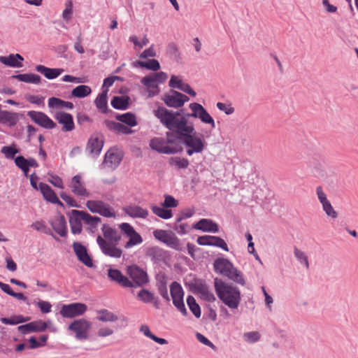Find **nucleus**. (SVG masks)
Masks as SVG:
<instances>
[{
    "label": "nucleus",
    "instance_id": "nucleus-26",
    "mask_svg": "<svg viewBox=\"0 0 358 358\" xmlns=\"http://www.w3.org/2000/svg\"><path fill=\"white\" fill-rule=\"evenodd\" d=\"M124 212L133 218L145 219L148 215V211L146 209L136 205H130L124 208Z\"/></svg>",
    "mask_w": 358,
    "mask_h": 358
},
{
    "label": "nucleus",
    "instance_id": "nucleus-8",
    "mask_svg": "<svg viewBox=\"0 0 358 358\" xmlns=\"http://www.w3.org/2000/svg\"><path fill=\"white\" fill-rule=\"evenodd\" d=\"M96 243L101 252L108 257L113 258H120L122 255V250L117 248L116 243H110L103 239L101 236H98Z\"/></svg>",
    "mask_w": 358,
    "mask_h": 358
},
{
    "label": "nucleus",
    "instance_id": "nucleus-53",
    "mask_svg": "<svg viewBox=\"0 0 358 358\" xmlns=\"http://www.w3.org/2000/svg\"><path fill=\"white\" fill-rule=\"evenodd\" d=\"M158 292L159 294L166 301H170V297L168 292V289L166 287V283L165 281H160L157 285Z\"/></svg>",
    "mask_w": 358,
    "mask_h": 358
},
{
    "label": "nucleus",
    "instance_id": "nucleus-13",
    "mask_svg": "<svg viewBox=\"0 0 358 358\" xmlns=\"http://www.w3.org/2000/svg\"><path fill=\"white\" fill-rule=\"evenodd\" d=\"M103 136L101 133H94L90 137L86 150L89 153L94 157H98L103 147Z\"/></svg>",
    "mask_w": 358,
    "mask_h": 358
},
{
    "label": "nucleus",
    "instance_id": "nucleus-30",
    "mask_svg": "<svg viewBox=\"0 0 358 358\" xmlns=\"http://www.w3.org/2000/svg\"><path fill=\"white\" fill-rule=\"evenodd\" d=\"M103 236L108 239V242L118 243L121 240V235L118 231L108 224H103L101 228Z\"/></svg>",
    "mask_w": 358,
    "mask_h": 358
},
{
    "label": "nucleus",
    "instance_id": "nucleus-25",
    "mask_svg": "<svg viewBox=\"0 0 358 358\" xmlns=\"http://www.w3.org/2000/svg\"><path fill=\"white\" fill-rule=\"evenodd\" d=\"M24 61V57L17 53L10 54L8 57L1 56L0 57V62L3 64L13 67V68H21L22 67V62Z\"/></svg>",
    "mask_w": 358,
    "mask_h": 358
},
{
    "label": "nucleus",
    "instance_id": "nucleus-29",
    "mask_svg": "<svg viewBox=\"0 0 358 358\" xmlns=\"http://www.w3.org/2000/svg\"><path fill=\"white\" fill-rule=\"evenodd\" d=\"M141 83L149 89V96L152 97L159 94V90L158 85L153 78L152 73L143 77Z\"/></svg>",
    "mask_w": 358,
    "mask_h": 358
},
{
    "label": "nucleus",
    "instance_id": "nucleus-17",
    "mask_svg": "<svg viewBox=\"0 0 358 358\" xmlns=\"http://www.w3.org/2000/svg\"><path fill=\"white\" fill-rule=\"evenodd\" d=\"M69 187L72 193L76 196L80 197H89L90 196V193L87 190L85 182L80 174H77L71 178Z\"/></svg>",
    "mask_w": 358,
    "mask_h": 358
},
{
    "label": "nucleus",
    "instance_id": "nucleus-64",
    "mask_svg": "<svg viewBox=\"0 0 358 358\" xmlns=\"http://www.w3.org/2000/svg\"><path fill=\"white\" fill-rule=\"evenodd\" d=\"M50 178L49 179V182L54 185L60 189L64 188L63 181L60 177L57 175L50 174Z\"/></svg>",
    "mask_w": 358,
    "mask_h": 358
},
{
    "label": "nucleus",
    "instance_id": "nucleus-11",
    "mask_svg": "<svg viewBox=\"0 0 358 358\" xmlns=\"http://www.w3.org/2000/svg\"><path fill=\"white\" fill-rule=\"evenodd\" d=\"M91 327L90 322L85 319L76 320L70 324L69 329L76 333L78 340H85L88 337V331Z\"/></svg>",
    "mask_w": 358,
    "mask_h": 358
},
{
    "label": "nucleus",
    "instance_id": "nucleus-55",
    "mask_svg": "<svg viewBox=\"0 0 358 358\" xmlns=\"http://www.w3.org/2000/svg\"><path fill=\"white\" fill-rule=\"evenodd\" d=\"M178 205V201L171 195H165L164 201L162 203L164 208H175Z\"/></svg>",
    "mask_w": 358,
    "mask_h": 358
},
{
    "label": "nucleus",
    "instance_id": "nucleus-19",
    "mask_svg": "<svg viewBox=\"0 0 358 358\" xmlns=\"http://www.w3.org/2000/svg\"><path fill=\"white\" fill-rule=\"evenodd\" d=\"M107 275L110 281L118 284L122 287L128 288L132 286L131 280L124 275L119 269L110 268L107 271Z\"/></svg>",
    "mask_w": 358,
    "mask_h": 358
},
{
    "label": "nucleus",
    "instance_id": "nucleus-52",
    "mask_svg": "<svg viewBox=\"0 0 358 358\" xmlns=\"http://www.w3.org/2000/svg\"><path fill=\"white\" fill-rule=\"evenodd\" d=\"M244 340L249 343H255L260 339V334L258 331H250L243 334Z\"/></svg>",
    "mask_w": 358,
    "mask_h": 358
},
{
    "label": "nucleus",
    "instance_id": "nucleus-56",
    "mask_svg": "<svg viewBox=\"0 0 358 358\" xmlns=\"http://www.w3.org/2000/svg\"><path fill=\"white\" fill-rule=\"evenodd\" d=\"M166 51L169 55H170L171 57L177 59L180 57V52L178 48L177 45L173 43H169L166 48Z\"/></svg>",
    "mask_w": 358,
    "mask_h": 358
},
{
    "label": "nucleus",
    "instance_id": "nucleus-54",
    "mask_svg": "<svg viewBox=\"0 0 358 358\" xmlns=\"http://www.w3.org/2000/svg\"><path fill=\"white\" fill-rule=\"evenodd\" d=\"M119 228L127 237L131 236L133 234L136 232L134 227L130 224L127 222H123L119 224Z\"/></svg>",
    "mask_w": 358,
    "mask_h": 358
},
{
    "label": "nucleus",
    "instance_id": "nucleus-42",
    "mask_svg": "<svg viewBox=\"0 0 358 358\" xmlns=\"http://www.w3.org/2000/svg\"><path fill=\"white\" fill-rule=\"evenodd\" d=\"M187 303L193 315L196 318H199L201 315V308L193 296L189 295L187 297Z\"/></svg>",
    "mask_w": 358,
    "mask_h": 358
},
{
    "label": "nucleus",
    "instance_id": "nucleus-15",
    "mask_svg": "<svg viewBox=\"0 0 358 358\" xmlns=\"http://www.w3.org/2000/svg\"><path fill=\"white\" fill-rule=\"evenodd\" d=\"M196 243L199 245L214 246L229 252V247L224 239L219 236L204 235L197 238Z\"/></svg>",
    "mask_w": 358,
    "mask_h": 358
},
{
    "label": "nucleus",
    "instance_id": "nucleus-45",
    "mask_svg": "<svg viewBox=\"0 0 358 358\" xmlns=\"http://www.w3.org/2000/svg\"><path fill=\"white\" fill-rule=\"evenodd\" d=\"M294 255L298 262L303 265L307 269L309 268V262L307 255L296 247L294 248Z\"/></svg>",
    "mask_w": 358,
    "mask_h": 358
},
{
    "label": "nucleus",
    "instance_id": "nucleus-10",
    "mask_svg": "<svg viewBox=\"0 0 358 358\" xmlns=\"http://www.w3.org/2000/svg\"><path fill=\"white\" fill-rule=\"evenodd\" d=\"M191 290L195 294H199L201 298L208 302H213L215 297L211 292L206 283L201 279H195L194 282L190 284Z\"/></svg>",
    "mask_w": 358,
    "mask_h": 358
},
{
    "label": "nucleus",
    "instance_id": "nucleus-61",
    "mask_svg": "<svg viewBox=\"0 0 358 358\" xmlns=\"http://www.w3.org/2000/svg\"><path fill=\"white\" fill-rule=\"evenodd\" d=\"M167 145L173 144L176 142V141H179L178 135L175 130H169L166 133Z\"/></svg>",
    "mask_w": 358,
    "mask_h": 358
},
{
    "label": "nucleus",
    "instance_id": "nucleus-23",
    "mask_svg": "<svg viewBox=\"0 0 358 358\" xmlns=\"http://www.w3.org/2000/svg\"><path fill=\"white\" fill-rule=\"evenodd\" d=\"M49 224L60 236L66 237L67 236V224L64 215H60L55 219L49 220Z\"/></svg>",
    "mask_w": 358,
    "mask_h": 358
},
{
    "label": "nucleus",
    "instance_id": "nucleus-16",
    "mask_svg": "<svg viewBox=\"0 0 358 358\" xmlns=\"http://www.w3.org/2000/svg\"><path fill=\"white\" fill-rule=\"evenodd\" d=\"M123 159V153L117 149L110 148L105 154L103 164L111 169H115Z\"/></svg>",
    "mask_w": 358,
    "mask_h": 358
},
{
    "label": "nucleus",
    "instance_id": "nucleus-1",
    "mask_svg": "<svg viewBox=\"0 0 358 358\" xmlns=\"http://www.w3.org/2000/svg\"><path fill=\"white\" fill-rule=\"evenodd\" d=\"M154 115L166 129L177 132L179 141L185 147L188 156L204 150L206 146L204 138L196 133L192 123L188 124L185 117H179L180 112L159 106L154 110Z\"/></svg>",
    "mask_w": 358,
    "mask_h": 358
},
{
    "label": "nucleus",
    "instance_id": "nucleus-18",
    "mask_svg": "<svg viewBox=\"0 0 358 358\" xmlns=\"http://www.w3.org/2000/svg\"><path fill=\"white\" fill-rule=\"evenodd\" d=\"M72 246L78 259L80 262L89 268L94 267L92 259L89 255L85 246L79 242H74Z\"/></svg>",
    "mask_w": 358,
    "mask_h": 358
},
{
    "label": "nucleus",
    "instance_id": "nucleus-22",
    "mask_svg": "<svg viewBox=\"0 0 358 358\" xmlns=\"http://www.w3.org/2000/svg\"><path fill=\"white\" fill-rule=\"evenodd\" d=\"M192 228L203 232L218 233L220 230L219 225L213 220L202 218L196 223L194 224Z\"/></svg>",
    "mask_w": 358,
    "mask_h": 358
},
{
    "label": "nucleus",
    "instance_id": "nucleus-32",
    "mask_svg": "<svg viewBox=\"0 0 358 358\" xmlns=\"http://www.w3.org/2000/svg\"><path fill=\"white\" fill-rule=\"evenodd\" d=\"M130 98L128 96H115L111 99V106L117 110H126L129 106Z\"/></svg>",
    "mask_w": 358,
    "mask_h": 358
},
{
    "label": "nucleus",
    "instance_id": "nucleus-43",
    "mask_svg": "<svg viewBox=\"0 0 358 358\" xmlns=\"http://www.w3.org/2000/svg\"><path fill=\"white\" fill-rule=\"evenodd\" d=\"M169 164L176 166L178 169H185L189 166V162L186 158L173 157L169 159Z\"/></svg>",
    "mask_w": 358,
    "mask_h": 358
},
{
    "label": "nucleus",
    "instance_id": "nucleus-6",
    "mask_svg": "<svg viewBox=\"0 0 358 358\" xmlns=\"http://www.w3.org/2000/svg\"><path fill=\"white\" fill-rule=\"evenodd\" d=\"M86 206L92 213H98L105 217H115L113 208L101 200H88L86 202Z\"/></svg>",
    "mask_w": 358,
    "mask_h": 358
},
{
    "label": "nucleus",
    "instance_id": "nucleus-62",
    "mask_svg": "<svg viewBox=\"0 0 358 358\" xmlns=\"http://www.w3.org/2000/svg\"><path fill=\"white\" fill-rule=\"evenodd\" d=\"M316 193H317V198H318V199H319V201L321 203L322 206L328 203L329 202H330L328 200V199L327 197V194L323 191L322 187L319 186V187H317L316 188Z\"/></svg>",
    "mask_w": 358,
    "mask_h": 358
},
{
    "label": "nucleus",
    "instance_id": "nucleus-57",
    "mask_svg": "<svg viewBox=\"0 0 358 358\" xmlns=\"http://www.w3.org/2000/svg\"><path fill=\"white\" fill-rule=\"evenodd\" d=\"M196 338L202 344H203L206 346H208L209 348H210L211 349H213L215 351L217 350L216 346L208 338H207L206 336H204L203 334H201L200 333H196Z\"/></svg>",
    "mask_w": 358,
    "mask_h": 358
},
{
    "label": "nucleus",
    "instance_id": "nucleus-24",
    "mask_svg": "<svg viewBox=\"0 0 358 358\" xmlns=\"http://www.w3.org/2000/svg\"><path fill=\"white\" fill-rule=\"evenodd\" d=\"M106 127L117 134H129L132 132L131 129L129 126H126L122 123L116 122L109 120H105L103 122Z\"/></svg>",
    "mask_w": 358,
    "mask_h": 358
},
{
    "label": "nucleus",
    "instance_id": "nucleus-38",
    "mask_svg": "<svg viewBox=\"0 0 358 358\" xmlns=\"http://www.w3.org/2000/svg\"><path fill=\"white\" fill-rule=\"evenodd\" d=\"M92 92L91 88L85 85L76 87L71 92V95L76 98H85L90 95Z\"/></svg>",
    "mask_w": 358,
    "mask_h": 358
},
{
    "label": "nucleus",
    "instance_id": "nucleus-46",
    "mask_svg": "<svg viewBox=\"0 0 358 358\" xmlns=\"http://www.w3.org/2000/svg\"><path fill=\"white\" fill-rule=\"evenodd\" d=\"M189 108L191 109L192 113H187L183 117H185L187 120V117H192L195 118H198L199 113L201 112V110L203 109V107L202 105L198 103H192L189 104ZM179 117H181L180 115Z\"/></svg>",
    "mask_w": 358,
    "mask_h": 358
},
{
    "label": "nucleus",
    "instance_id": "nucleus-14",
    "mask_svg": "<svg viewBox=\"0 0 358 358\" xmlns=\"http://www.w3.org/2000/svg\"><path fill=\"white\" fill-rule=\"evenodd\" d=\"M27 115L33 122L43 128L51 129L57 126L56 123L43 112L30 110L27 113Z\"/></svg>",
    "mask_w": 358,
    "mask_h": 358
},
{
    "label": "nucleus",
    "instance_id": "nucleus-27",
    "mask_svg": "<svg viewBox=\"0 0 358 358\" xmlns=\"http://www.w3.org/2000/svg\"><path fill=\"white\" fill-rule=\"evenodd\" d=\"M76 212H80V210H72L71 212V216L69 217L71 231L73 234H80L83 230L81 223L83 220L80 218V216L75 213Z\"/></svg>",
    "mask_w": 358,
    "mask_h": 358
},
{
    "label": "nucleus",
    "instance_id": "nucleus-63",
    "mask_svg": "<svg viewBox=\"0 0 358 358\" xmlns=\"http://www.w3.org/2000/svg\"><path fill=\"white\" fill-rule=\"evenodd\" d=\"M60 197L71 207H80L76 201L70 195L66 194L64 192L60 194Z\"/></svg>",
    "mask_w": 358,
    "mask_h": 358
},
{
    "label": "nucleus",
    "instance_id": "nucleus-50",
    "mask_svg": "<svg viewBox=\"0 0 358 358\" xmlns=\"http://www.w3.org/2000/svg\"><path fill=\"white\" fill-rule=\"evenodd\" d=\"M129 238V241L124 244L125 248H130L134 245H139L143 242V238L136 231Z\"/></svg>",
    "mask_w": 358,
    "mask_h": 358
},
{
    "label": "nucleus",
    "instance_id": "nucleus-35",
    "mask_svg": "<svg viewBox=\"0 0 358 358\" xmlns=\"http://www.w3.org/2000/svg\"><path fill=\"white\" fill-rule=\"evenodd\" d=\"M115 118L130 127L137 125L136 115L131 112H128L124 114H117L115 116Z\"/></svg>",
    "mask_w": 358,
    "mask_h": 358
},
{
    "label": "nucleus",
    "instance_id": "nucleus-36",
    "mask_svg": "<svg viewBox=\"0 0 358 358\" xmlns=\"http://www.w3.org/2000/svg\"><path fill=\"white\" fill-rule=\"evenodd\" d=\"M107 93L108 90H103V92L97 96L94 101L96 108L103 113H108Z\"/></svg>",
    "mask_w": 358,
    "mask_h": 358
},
{
    "label": "nucleus",
    "instance_id": "nucleus-31",
    "mask_svg": "<svg viewBox=\"0 0 358 358\" xmlns=\"http://www.w3.org/2000/svg\"><path fill=\"white\" fill-rule=\"evenodd\" d=\"M48 105L49 108L54 109H62L64 108L67 109H73L74 107L73 103L66 101L54 96L49 98Z\"/></svg>",
    "mask_w": 358,
    "mask_h": 358
},
{
    "label": "nucleus",
    "instance_id": "nucleus-47",
    "mask_svg": "<svg viewBox=\"0 0 358 358\" xmlns=\"http://www.w3.org/2000/svg\"><path fill=\"white\" fill-rule=\"evenodd\" d=\"M198 118H199L203 123L209 124L212 128L215 127V123L213 118L204 108L201 112L199 113Z\"/></svg>",
    "mask_w": 358,
    "mask_h": 358
},
{
    "label": "nucleus",
    "instance_id": "nucleus-21",
    "mask_svg": "<svg viewBox=\"0 0 358 358\" xmlns=\"http://www.w3.org/2000/svg\"><path fill=\"white\" fill-rule=\"evenodd\" d=\"M78 215L80 216L84 224L88 226L87 231L90 233L94 234L97 230L99 223L101 222V219L97 216H92L90 213L80 210V212H76Z\"/></svg>",
    "mask_w": 358,
    "mask_h": 358
},
{
    "label": "nucleus",
    "instance_id": "nucleus-3",
    "mask_svg": "<svg viewBox=\"0 0 358 358\" xmlns=\"http://www.w3.org/2000/svg\"><path fill=\"white\" fill-rule=\"evenodd\" d=\"M213 266L216 273L227 277L237 284L241 285L245 284L243 273L238 270L228 259L217 258L215 260Z\"/></svg>",
    "mask_w": 358,
    "mask_h": 358
},
{
    "label": "nucleus",
    "instance_id": "nucleus-59",
    "mask_svg": "<svg viewBox=\"0 0 358 358\" xmlns=\"http://www.w3.org/2000/svg\"><path fill=\"white\" fill-rule=\"evenodd\" d=\"M173 229L179 235L186 234L189 229V227L187 223H181L178 225H173Z\"/></svg>",
    "mask_w": 358,
    "mask_h": 358
},
{
    "label": "nucleus",
    "instance_id": "nucleus-40",
    "mask_svg": "<svg viewBox=\"0 0 358 358\" xmlns=\"http://www.w3.org/2000/svg\"><path fill=\"white\" fill-rule=\"evenodd\" d=\"M167 247L174 249L178 251L182 250L181 243L180 239L176 234L171 231V235L169 236L164 243Z\"/></svg>",
    "mask_w": 358,
    "mask_h": 358
},
{
    "label": "nucleus",
    "instance_id": "nucleus-4",
    "mask_svg": "<svg viewBox=\"0 0 358 358\" xmlns=\"http://www.w3.org/2000/svg\"><path fill=\"white\" fill-rule=\"evenodd\" d=\"M170 292L174 306L182 315L187 316V311L183 301L184 291L181 285L176 281L173 282L170 285Z\"/></svg>",
    "mask_w": 358,
    "mask_h": 358
},
{
    "label": "nucleus",
    "instance_id": "nucleus-58",
    "mask_svg": "<svg viewBox=\"0 0 358 358\" xmlns=\"http://www.w3.org/2000/svg\"><path fill=\"white\" fill-rule=\"evenodd\" d=\"M322 209L328 217L332 219H336L338 217V213L334 209L330 202L324 205Z\"/></svg>",
    "mask_w": 358,
    "mask_h": 358
},
{
    "label": "nucleus",
    "instance_id": "nucleus-5",
    "mask_svg": "<svg viewBox=\"0 0 358 358\" xmlns=\"http://www.w3.org/2000/svg\"><path fill=\"white\" fill-rule=\"evenodd\" d=\"M127 273L131 279V285L130 287H143L149 282V278L146 271L138 266L137 265H131L127 267Z\"/></svg>",
    "mask_w": 358,
    "mask_h": 358
},
{
    "label": "nucleus",
    "instance_id": "nucleus-9",
    "mask_svg": "<svg viewBox=\"0 0 358 358\" xmlns=\"http://www.w3.org/2000/svg\"><path fill=\"white\" fill-rule=\"evenodd\" d=\"M189 99L187 96L173 90H171L170 94H165L162 98L167 106L174 108L182 107Z\"/></svg>",
    "mask_w": 358,
    "mask_h": 358
},
{
    "label": "nucleus",
    "instance_id": "nucleus-51",
    "mask_svg": "<svg viewBox=\"0 0 358 358\" xmlns=\"http://www.w3.org/2000/svg\"><path fill=\"white\" fill-rule=\"evenodd\" d=\"M171 231H166L164 229H155L153 231V236L155 238L163 243L167 239L169 235H171Z\"/></svg>",
    "mask_w": 358,
    "mask_h": 358
},
{
    "label": "nucleus",
    "instance_id": "nucleus-41",
    "mask_svg": "<svg viewBox=\"0 0 358 358\" xmlns=\"http://www.w3.org/2000/svg\"><path fill=\"white\" fill-rule=\"evenodd\" d=\"M150 208L152 210V212L155 215H156L158 217H159L160 218H162L164 220L170 219L173 215L171 210L166 209L163 206L159 207V206L153 205L151 206Z\"/></svg>",
    "mask_w": 358,
    "mask_h": 358
},
{
    "label": "nucleus",
    "instance_id": "nucleus-7",
    "mask_svg": "<svg viewBox=\"0 0 358 358\" xmlns=\"http://www.w3.org/2000/svg\"><path fill=\"white\" fill-rule=\"evenodd\" d=\"M87 310V306L85 303H72L63 305L59 313L64 318H73L83 315Z\"/></svg>",
    "mask_w": 358,
    "mask_h": 358
},
{
    "label": "nucleus",
    "instance_id": "nucleus-34",
    "mask_svg": "<svg viewBox=\"0 0 358 358\" xmlns=\"http://www.w3.org/2000/svg\"><path fill=\"white\" fill-rule=\"evenodd\" d=\"M12 78L21 82L33 84H39L41 80V76L34 73L17 74L12 76Z\"/></svg>",
    "mask_w": 358,
    "mask_h": 358
},
{
    "label": "nucleus",
    "instance_id": "nucleus-39",
    "mask_svg": "<svg viewBox=\"0 0 358 358\" xmlns=\"http://www.w3.org/2000/svg\"><path fill=\"white\" fill-rule=\"evenodd\" d=\"M31 227L38 231L52 236L57 241L59 240L58 238L54 235L52 231L45 224L43 221H36L31 224Z\"/></svg>",
    "mask_w": 358,
    "mask_h": 358
},
{
    "label": "nucleus",
    "instance_id": "nucleus-49",
    "mask_svg": "<svg viewBox=\"0 0 358 358\" xmlns=\"http://www.w3.org/2000/svg\"><path fill=\"white\" fill-rule=\"evenodd\" d=\"M1 153H3L7 159H14L15 155L19 152V150L15 148V146L10 145V146H3L1 150Z\"/></svg>",
    "mask_w": 358,
    "mask_h": 358
},
{
    "label": "nucleus",
    "instance_id": "nucleus-37",
    "mask_svg": "<svg viewBox=\"0 0 358 358\" xmlns=\"http://www.w3.org/2000/svg\"><path fill=\"white\" fill-rule=\"evenodd\" d=\"M135 66L153 71H157L160 69V64L158 60L155 59H148L147 62L136 61Z\"/></svg>",
    "mask_w": 358,
    "mask_h": 358
},
{
    "label": "nucleus",
    "instance_id": "nucleus-28",
    "mask_svg": "<svg viewBox=\"0 0 358 358\" xmlns=\"http://www.w3.org/2000/svg\"><path fill=\"white\" fill-rule=\"evenodd\" d=\"M36 70L43 74L46 78L50 80L57 78L62 73V72H64L63 69H51L41 64L36 66Z\"/></svg>",
    "mask_w": 358,
    "mask_h": 358
},
{
    "label": "nucleus",
    "instance_id": "nucleus-33",
    "mask_svg": "<svg viewBox=\"0 0 358 358\" xmlns=\"http://www.w3.org/2000/svg\"><path fill=\"white\" fill-rule=\"evenodd\" d=\"M39 189L45 200L52 203L57 200V196L54 190L44 182L39 183Z\"/></svg>",
    "mask_w": 358,
    "mask_h": 358
},
{
    "label": "nucleus",
    "instance_id": "nucleus-44",
    "mask_svg": "<svg viewBox=\"0 0 358 358\" xmlns=\"http://www.w3.org/2000/svg\"><path fill=\"white\" fill-rule=\"evenodd\" d=\"M98 313L99 316L97 317V320L101 322H115L118 319L117 315L106 309H101Z\"/></svg>",
    "mask_w": 358,
    "mask_h": 358
},
{
    "label": "nucleus",
    "instance_id": "nucleus-2",
    "mask_svg": "<svg viewBox=\"0 0 358 358\" xmlns=\"http://www.w3.org/2000/svg\"><path fill=\"white\" fill-rule=\"evenodd\" d=\"M215 289L217 297L231 310L237 309L241 301L239 289L231 283H226L222 280L215 279Z\"/></svg>",
    "mask_w": 358,
    "mask_h": 358
},
{
    "label": "nucleus",
    "instance_id": "nucleus-48",
    "mask_svg": "<svg viewBox=\"0 0 358 358\" xmlns=\"http://www.w3.org/2000/svg\"><path fill=\"white\" fill-rule=\"evenodd\" d=\"M138 298L144 303H148L155 299L154 294L148 289H142L138 293Z\"/></svg>",
    "mask_w": 358,
    "mask_h": 358
},
{
    "label": "nucleus",
    "instance_id": "nucleus-20",
    "mask_svg": "<svg viewBox=\"0 0 358 358\" xmlns=\"http://www.w3.org/2000/svg\"><path fill=\"white\" fill-rule=\"evenodd\" d=\"M54 117L59 124H62V131H71L75 128L73 115L70 113L59 111L55 114Z\"/></svg>",
    "mask_w": 358,
    "mask_h": 358
},
{
    "label": "nucleus",
    "instance_id": "nucleus-12",
    "mask_svg": "<svg viewBox=\"0 0 358 358\" xmlns=\"http://www.w3.org/2000/svg\"><path fill=\"white\" fill-rule=\"evenodd\" d=\"M150 147L152 150L159 153L166 155H173L182 150L181 148L178 149L176 147L168 145L164 138L159 137H155L150 140Z\"/></svg>",
    "mask_w": 358,
    "mask_h": 358
},
{
    "label": "nucleus",
    "instance_id": "nucleus-60",
    "mask_svg": "<svg viewBox=\"0 0 358 358\" xmlns=\"http://www.w3.org/2000/svg\"><path fill=\"white\" fill-rule=\"evenodd\" d=\"M31 324H33L34 332L44 331L48 327L46 322L42 320L31 322Z\"/></svg>",
    "mask_w": 358,
    "mask_h": 358
}]
</instances>
